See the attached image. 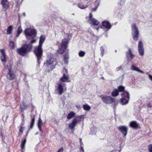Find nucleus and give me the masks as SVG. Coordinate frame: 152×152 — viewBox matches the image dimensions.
<instances>
[{
  "instance_id": "nucleus-1",
  "label": "nucleus",
  "mask_w": 152,
  "mask_h": 152,
  "mask_svg": "<svg viewBox=\"0 0 152 152\" xmlns=\"http://www.w3.org/2000/svg\"><path fill=\"white\" fill-rule=\"evenodd\" d=\"M45 37L44 35L41 36L39 37V45L36 47L34 51V53L37 58L38 63L39 64V61L42 54V45L45 39Z\"/></svg>"
},
{
  "instance_id": "nucleus-2",
  "label": "nucleus",
  "mask_w": 152,
  "mask_h": 152,
  "mask_svg": "<svg viewBox=\"0 0 152 152\" xmlns=\"http://www.w3.org/2000/svg\"><path fill=\"white\" fill-rule=\"evenodd\" d=\"M32 48L31 45H24L20 48L17 49V51L18 53L21 56H23L30 51Z\"/></svg>"
},
{
  "instance_id": "nucleus-3",
  "label": "nucleus",
  "mask_w": 152,
  "mask_h": 152,
  "mask_svg": "<svg viewBox=\"0 0 152 152\" xmlns=\"http://www.w3.org/2000/svg\"><path fill=\"white\" fill-rule=\"evenodd\" d=\"M100 97L102 101L105 104H110L116 102L115 99L111 96L105 95H102Z\"/></svg>"
},
{
  "instance_id": "nucleus-4",
  "label": "nucleus",
  "mask_w": 152,
  "mask_h": 152,
  "mask_svg": "<svg viewBox=\"0 0 152 152\" xmlns=\"http://www.w3.org/2000/svg\"><path fill=\"white\" fill-rule=\"evenodd\" d=\"M56 88L59 95L62 94L66 90L65 84L61 82H58L57 83V86H56Z\"/></svg>"
},
{
  "instance_id": "nucleus-5",
  "label": "nucleus",
  "mask_w": 152,
  "mask_h": 152,
  "mask_svg": "<svg viewBox=\"0 0 152 152\" xmlns=\"http://www.w3.org/2000/svg\"><path fill=\"white\" fill-rule=\"evenodd\" d=\"M131 27L132 34L133 39L137 40L139 35V31L138 29L135 24H133Z\"/></svg>"
},
{
  "instance_id": "nucleus-6",
  "label": "nucleus",
  "mask_w": 152,
  "mask_h": 152,
  "mask_svg": "<svg viewBox=\"0 0 152 152\" xmlns=\"http://www.w3.org/2000/svg\"><path fill=\"white\" fill-rule=\"evenodd\" d=\"M24 34L26 37L28 39L29 37L35 35L37 34V31L34 29L28 28L26 29L24 31Z\"/></svg>"
},
{
  "instance_id": "nucleus-7",
  "label": "nucleus",
  "mask_w": 152,
  "mask_h": 152,
  "mask_svg": "<svg viewBox=\"0 0 152 152\" xmlns=\"http://www.w3.org/2000/svg\"><path fill=\"white\" fill-rule=\"evenodd\" d=\"M0 52L1 54V55L0 56L1 60L3 64L4 67L5 68H6L7 66H8L10 64H8L7 65H6V62L7 58L4 50V49H1L0 50Z\"/></svg>"
},
{
  "instance_id": "nucleus-8",
  "label": "nucleus",
  "mask_w": 152,
  "mask_h": 152,
  "mask_svg": "<svg viewBox=\"0 0 152 152\" xmlns=\"http://www.w3.org/2000/svg\"><path fill=\"white\" fill-rule=\"evenodd\" d=\"M67 40L66 39H63L61 44V48L57 50L58 52L60 54L62 53L66 50L67 46Z\"/></svg>"
},
{
  "instance_id": "nucleus-9",
  "label": "nucleus",
  "mask_w": 152,
  "mask_h": 152,
  "mask_svg": "<svg viewBox=\"0 0 152 152\" xmlns=\"http://www.w3.org/2000/svg\"><path fill=\"white\" fill-rule=\"evenodd\" d=\"M5 68L9 70V72L6 75L7 78L8 80H10L14 79L15 77V76L13 72L11 70V64H10L8 66Z\"/></svg>"
},
{
  "instance_id": "nucleus-10",
  "label": "nucleus",
  "mask_w": 152,
  "mask_h": 152,
  "mask_svg": "<svg viewBox=\"0 0 152 152\" xmlns=\"http://www.w3.org/2000/svg\"><path fill=\"white\" fill-rule=\"evenodd\" d=\"M54 59L53 58V54L50 53H49L48 54V58L46 63H44V64L46 66H48L52 64L54 61Z\"/></svg>"
},
{
  "instance_id": "nucleus-11",
  "label": "nucleus",
  "mask_w": 152,
  "mask_h": 152,
  "mask_svg": "<svg viewBox=\"0 0 152 152\" xmlns=\"http://www.w3.org/2000/svg\"><path fill=\"white\" fill-rule=\"evenodd\" d=\"M138 50L139 54L141 56H143L144 54V49L143 44L141 41H140L138 45Z\"/></svg>"
},
{
  "instance_id": "nucleus-12",
  "label": "nucleus",
  "mask_w": 152,
  "mask_h": 152,
  "mask_svg": "<svg viewBox=\"0 0 152 152\" xmlns=\"http://www.w3.org/2000/svg\"><path fill=\"white\" fill-rule=\"evenodd\" d=\"M118 129L125 136H126L127 131L128 128L125 126H121L118 127Z\"/></svg>"
},
{
  "instance_id": "nucleus-13",
  "label": "nucleus",
  "mask_w": 152,
  "mask_h": 152,
  "mask_svg": "<svg viewBox=\"0 0 152 152\" xmlns=\"http://www.w3.org/2000/svg\"><path fill=\"white\" fill-rule=\"evenodd\" d=\"M70 81V80H69L68 75L64 73L63 74V76L60 78L59 82H69Z\"/></svg>"
},
{
  "instance_id": "nucleus-14",
  "label": "nucleus",
  "mask_w": 152,
  "mask_h": 152,
  "mask_svg": "<svg viewBox=\"0 0 152 152\" xmlns=\"http://www.w3.org/2000/svg\"><path fill=\"white\" fill-rule=\"evenodd\" d=\"M1 4L2 7L5 10H7L9 7V4L8 0H1Z\"/></svg>"
},
{
  "instance_id": "nucleus-15",
  "label": "nucleus",
  "mask_w": 152,
  "mask_h": 152,
  "mask_svg": "<svg viewBox=\"0 0 152 152\" xmlns=\"http://www.w3.org/2000/svg\"><path fill=\"white\" fill-rule=\"evenodd\" d=\"M129 126L135 129H137L140 128L139 124L135 121H132L129 124Z\"/></svg>"
},
{
  "instance_id": "nucleus-16",
  "label": "nucleus",
  "mask_w": 152,
  "mask_h": 152,
  "mask_svg": "<svg viewBox=\"0 0 152 152\" xmlns=\"http://www.w3.org/2000/svg\"><path fill=\"white\" fill-rule=\"evenodd\" d=\"M77 122V119H74L72 121V122L69 124V128L71 129H74Z\"/></svg>"
},
{
  "instance_id": "nucleus-17",
  "label": "nucleus",
  "mask_w": 152,
  "mask_h": 152,
  "mask_svg": "<svg viewBox=\"0 0 152 152\" xmlns=\"http://www.w3.org/2000/svg\"><path fill=\"white\" fill-rule=\"evenodd\" d=\"M102 28H105L107 29H110L111 28V26L110 23L107 21H104L102 22Z\"/></svg>"
},
{
  "instance_id": "nucleus-18",
  "label": "nucleus",
  "mask_w": 152,
  "mask_h": 152,
  "mask_svg": "<svg viewBox=\"0 0 152 152\" xmlns=\"http://www.w3.org/2000/svg\"><path fill=\"white\" fill-rule=\"evenodd\" d=\"M43 124V123L41 118L39 117L37 123V126L40 131L41 132L42 131V125Z\"/></svg>"
},
{
  "instance_id": "nucleus-19",
  "label": "nucleus",
  "mask_w": 152,
  "mask_h": 152,
  "mask_svg": "<svg viewBox=\"0 0 152 152\" xmlns=\"http://www.w3.org/2000/svg\"><path fill=\"white\" fill-rule=\"evenodd\" d=\"M126 56L128 59H129L130 60L132 59L134 56L132 53L131 49H129L128 52H126Z\"/></svg>"
},
{
  "instance_id": "nucleus-20",
  "label": "nucleus",
  "mask_w": 152,
  "mask_h": 152,
  "mask_svg": "<svg viewBox=\"0 0 152 152\" xmlns=\"http://www.w3.org/2000/svg\"><path fill=\"white\" fill-rule=\"evenodd\" d=\"M131 70L136 71L142 74H144V73L143 71L139 69L138 67H136L133 65L131 66Z\"/></svg>"
},
{
  "instance_id": "nucleus-21",
  "label": "nucleus",
  "mask_w": 152,
  "mask_h": 152,
  "mask_svg": "<svg viewBox=\"0 0 152 152\" xmlns=\"http://www.w3.org/2000/svg\"><path fill=\"white\" fill-rule=\"evenodd\" d=\"M89 23L90 24L97 26L99 24V22L95 19L93 18L90 20Z\"/></svg>"
},
{
  "instance_id": "nucleus-22",
  "label": "nucleus",
  "mask_w": 152,
  "mask_h": 152,
  "mask_svg": "<svg viewBox=\"0 0 152 152\" xmlns=\"http://www.w3.org/2000/svg\"><path fill=\"white\" fill-rule=\"evenodd\" d=\"M129 98H126L124 97H122L121 99V103L122 105H125L127 104L128 103Z\"/></svg>"
},
{
  "instance_id": "nucleus-23",
  "label": "nucleus",
  "mask_w": 152,
  "mask_h": 152,
  "mask_svg": "<svg viewBox=\"0 0 152 152\" xmlns=\"http://www.w3.org/2000/svg\"><path fill=\"white\" fill-rule=\"evenodd\" d=\"M122 97L125 98H129L130 95L128 92L124 91L122 94H121Z\"/></svg>"
},
{
  "instance_id": "nucleus-24",
  "label": "nucleus",
  "mask_w": 152,
  "mask_h": 152,
  "mask_svg": "<svg viewBox=\"0 0 152 152\" xmlns=\"http://www.w3.org/2000/svg\"><path fill=\"white\" fill-rule=\"evenodd\" d=\"M118 92V90L116 89H115L112 92L111 95L113 96H117L119 95Z\"/></svg>"
},
{
  "instance_id": "nucleus-25",
  "label": "nucleus",
  "mask_w": 152,
  "mask_h": 152,
  "mask_svg": "<svg viewBox=\"0 0 152 152\" xmlns=\"http://www.w3.org/2000/svg\"><path fill=\"white\" fill-rule=\"evenodd\" d=\"M22 29L21 26H19L17 30V33L16 34V37H18L20 34L22 32Z\"/></svg>"
},
{
  "instance_id": "nucleus-26",
  "label": "nucleus",
  "mask_w": 152,
  "mask_h": 152,
  "mask_svg": "<svg viewBox=\"0 0 152 152\" xmlns=\"http://www.w3.org/2000/svg\"><path fill=\"white\" fill-rule=\"evenodd\" d=\"M13 26H9L7 28V34H11L12 31Z\"/></svg>"
},
{
  "instance_id": "nucleus-27",
  "label": "nucleus",
  "mask_w": 152,
  "mask_h": 152,
  "mask_svg": "<svg viewBox=\"0 0 152 152\" xmlns=\"http://www.w3.org/2000/svg\"><path fill=\"white\" fill-rule=\"evenodd\" d=\"M75 115V113L73 112H70L68 115L67 118L69 119H71Z\"/></svg>"
},
{
  "instance_id": "nucleus-28",
  "label": "nucleus",
  "mask_w": 152,
  "mask_h": 152,
  "mask_svg": "<svg viewBox=\"0 0 152 152\" xmlns=\"http://www.w3.org/2000/svg\"><path fill=\"white\" fill-rule=\"evenodd\" d=\"M26 142V139L25 138H24L23 139V140L22 141V142L21 143V148L22 150L25 148V144Z\"/></svg>"
},
{
  "instance_id": "nucleus-29",
  "label": "nucleus",
  "mask_w": 152,
  "mask_h": 152,
  "mask_svg": "<svg viewBox=\"0 0 152 152\" xmlns=\"http://www.w3.org/2000/svg\"><path fill=\"white\" fill-rule=\"evenodd\" d=\"M69 59V56L68 54L65 55L64 56V61L65 64H67Z\"/></svg>"
},
{
  "instance_id": "nucleus-30",
  "label": "nucleus",
  "mask_w": 152,
  "mask_h": 152,
  "mask_svg": "<svg viewBox=\"0 0 152 152\" xmlns=\"http://www.w3.org/2000/svg\"><path fill=\"white\" fill-rule=\"evenodd\" d=\"M35 118L34 117L31 119V121L30 122V125L29 129H32L34 126V123Z\"/></svg>"
},
{
  "instance_id": "nucleus-31",
  "label": "nucleus",
  "mask_w": 152,
  "mask_h": 152,
  "mask_svg": "<svg viewBox=\"0 0 152 152\" xmlns=\"http://www.w3.org/2000/svg\"><path fill=\"white\" fill-rule=\"evenodd\" d=\"M77 6L79 8L81 9H83L86 8L87 7V6L86 5H83L81 3H80L77 4Z\"/></svg>"
},
{
  "instance_id": "nucleus-32",
  "label": "nucleus",
  "mask_w": 152,
  "mask_h": 152,
  "mask_svg": "<svg viewBox=\"0 0 152 152\" xmlns=\"http://www.w3.org/2000/svg\"><path fill=\"white\" fill-rule=\"evenodd\" d=\"M26 107L27 105L24 102L22 103L20 106V108L22 111Z\"/></svg>"
},
{
  "instance_id": "nucleus-33",
  "label": "nucleus",
  "mask_w": 152,
  "mask_h": 152,
  "mask_svg": "<svg viewBox=\"0 0 152 152\" xmlns=\"http://www.w3.org/2000/svg\"><path fill=\"white\" fill-rule=\"evenodd\" d=\"M83 107V109L86 110H89L91 108L87 104L84 105Z\"/></svg>"
},
{
  "instance_id": "nucleus-34",
  "label": "nucleus",
  "mask_w": 152,
  "mask_h": 152,
  "mask_svg": "<svg viewBox=\"0 0 152 152\" xmlns=\"http://www.w3.org/2000/svg\"><path fill=\"white\" fill-rule=\"evenodd\" d=\"M85 54L86 53L84 51H80L78 53V55L80 57H82L84 56Z\"/></svg>"
},
{
  "instance_id": "nucleus-35",
  "label": "nucleus",
  "mask_w": 152,
  "mask_h": 152,
  "mask_svg": "<svg viewBox=\"0 0 152 152\" xmlns=\"http://www.w3.org/2000/svg\"><path fill=\"white\" fill-rule=\"evenodd\" d=\"M125 89V87L122 86H120L118 87V92H121L123 91Z\"/></svg>"
},
{
  "instance_id": "nucleus-36",
  "label": "nucleus",
  "mask_w": 152,
  "mask_h": 152,
  "mask_svg": "<svg viewBox=\"0 0 152 152\" xmlns=\"http://www.w3.org/2000/svg\"><path fill=\"white\" fill-rule=\"evenodd\" d=\"M126 0H119L118 1V4L121 5H124L125 3Z\"/></svg>"
},
{
  "instance_id": "nucleus-37",
  "label": "nucleus",
  "mask_w": 152,
  "mask_h": 152,
  "mask_svg": "<svg viewBox=\"0 0 152 152\" xmlns=\"http://www.w3.org/2000/svg\"><path fill=\"white\" fill-rule=\"evenodd\" d=\"M9 44L11 48L12 49H13L14 48V42L12 41H10V42Z\"/></svg>"
},
{
  "instance_id": "nucleus-38",
  "label": "nucleus",
  "mask_w": 152,
  "mask_h": 152,
  "mask_svg": "<svg viewBox=\"0 0 152 152\" xmlns=\"http://www.w3.org/2000/svg\"><path fill=\"white\" fill-rule=\"evenodd\" d=\"M100 50L101 51V55L102 56H103L104 53V49L102 46L100 47Z\"/></svg>"
},
{
  "instance_id": "nucleus-39",
  "label": "nucleus",
  "mask_w": 152,
  "mask_h": 152,
  "mask_svg": "<svg viewBox=\"0 0 152 152\" xmlns=\"http://www.w3.org/2000/svg\"><path fill=\"white\" fill-rule=\"evenodd\" d=\"M148 149L149 152H152V144L148 145Z\"/></svg>"
},
{
  "instance_id": "nucleus-40",
  "label": "nucleus",
  "mask_w": 152,
  "mask_h": 152,
  "mask_svg": "<svg viewBox=\"0 0 152 152\" xmlns=\"http://www.w3.org/2000/svg\"><path fill=\"white\" fill-rule=\"evenodd\" d=\"M36 40V39L34 38H33L30 42L32 44L35 42Z\"/></svg>"
},
{
  "instance_id": "nucleus-41",
  "label": "nucleus",
  "mask_w": 152,
  "mask_h": 152,
  "mask_svg": "<svg viewBox=\"0 0 152 152\" xmlns=\"http://www.w3.org/2000/svg\"><path fill=\"white\" fill-rule=\"evenodd\" d=\"M23 127H22V126H21L19 129V132H21V133H23Z\"/></svg>"
},
{
  "instance_id": "nucleus-42",
  "label": "nucleus",
  "mask_w": 152,
  "mask_h": 152,
  "mask_svg": "<svg viewBox=\"0 0 152 152\" xmlns=\"http://www.w3.org/2000/svg\"><path fill=\"white\" fill-rule=\"evenodd\" d=\"M122 67L121 66H119L118 67L116 68V71H118L119 70H121L122 69Z\"/></svg>"
},
{
  "instance_id": "nucleus-43",
  "label": "nucleus",
  "mask_w": 152,
  "mask_h": 152,
  "mask_svg": "<svg viewBox=\"0 0 152 152\" xmlns=\"http://www.w3.org/2000/svg\"><path fill=\"white\" fill-rule=\"evenodd\" d=\"M93 18H92V14L91 13H90V14H89V18L90 20H91V19H93Z\"/></svg>"
},
{
  "instance_id": "nucleus-44",
  "label": "nucleus",
  "mask_w": 152,
  "mask_h": 152,
  "mask_svg": "<svg viewBox=\"0 0 152 152\" xmlns=\"http://www.w3.org/2000/svg\"><path fill=\"white\" fill-rule=\"evenodd\" d=\"M83 145H80V150L82 151L83 152H84V150L83 148Z\"/></svg>"
},
{
  "instance_id": "nucleus-45",
  "label": "nucleus",
  "mask_w": 152,
  "mask_h": 152,
  "mask_svg": "<svg viewBox=\"0 0 152 152\" xmlns=\"http://www.w3.org/2000/svg\"><path fill=\"white\" fill-rule=\"evenodd\" d=\"M147 106H148V107H149V108H151L152 107V106L151 105V104L150 102H148V103L147 104Z\"/></svg>"
},
{
  "instance_id": "nucleus-46",
  "label": "nucleus",
  "mask_w": 152,
  "mask_h": 152,
  "mask_svg": "<svg viewBox=\"0 0 152 152\" xmlns=\"http://www.w3.org/2000/svg\"><path fill=\"white\" fill-rule=\"evenodd\" d=\"M63 148H61L57 152H59L60 151L62 152L63 151Z\"/></svg>"
},
{
  "instance_id": "nucleus-47",
  "label": "nucleus",
  "mask_w": 152,
  "mask_h": 152,
  "mask_svg": "<svg viewBox=\"0 0 152 152\" xmlns=\"http://www.w3.org/2000/svg\"><path fill=\"white\" fill-rule=\"evenodd\" d=\"M148 77L150 80L152 81V75H148Z\"/></svg>"
},
{
  "instance_id": "nucleus-48",
  "label": "nucleus",
  "mask_w": 152,
  "mask_h": 152,
  "mask_svg": "<svg viewBox=\"0 0 152 152\" xmlns=\"http://www.w3.org/2000/svg\"><path fill=\"white\" fill-rule=\"evenodd\" d=\"M63 71L64 72H66V74H67V70L66 69L64 68Z\"/></svg>"
},
{
  "instance_id": "nucleus-49",
  "label": "nucleus",
  "mask_w": 152,
  "mask_h": 152,
  "mask_svg": "<svg viewBox=\"0 0 152 152\" xmlns=\"http://www.w3.org/2000/svg\"><path fill=\"white\" fill-rule=\"evenodd\" d=\"M79 140L80 143V145H83V143L82 141V139L81 138H80Z\"/></svg>"
},
{
  "instance_id": "nucleus-50",
  "label": "nucleus",
  "mask_w": 152,
  "mask_h": 152,
  "mask_svg": "<svg viewBox=\"0 0 152 152\" xmlns=\"http://www.w3.org/2000/svg\"><path fill=\"white\" fill-rule=\"evenodd\" d=\"M98 28H96V29L97 30H98Z\"/></svg>"
},
{
  "instance_id": "nucleus-51",
  "label": "nucleus",
  "mask_w": 152,
  "mask_h": 152,
  "mask_svg": "<svg viewBox=\"0 0 152 152\" xmlns=\"http://www.w3.org/2000/svg\"><path fill=\"white\" fill-rule=\"evenodd\" d=\"M38 134V133H35V134Z\"/></svg>"
},
{
  "instance_id": "nucleus-52",
  "label": "nucleus",
  "mask_w": 152,
  "mask_h": 152,
  "mask_svg": "<svg viewBox=\"0 0 152 152\" xmlns=\"http://www.w3.org/2000/svg\"><path fill=\"white\" fill-rule=\"evenodd\" d=\"M93 10H95V9H93Z\"/></svg>"
},
{
  "instance_id": "nucleus-53",
  "label": "nucleus",
  "mask_w": 152,
  "mask_h": 152,
  "mask_svg": "<svg viewBox=\"0 0 152 152\" xmlns=\"http://www.w3.org/2000/svg\"><path fill=\"white\" fill-rule=\"evenodd\" d=\"M77 108H78V107L77 106Z\"/></svg>"
}]
</instances>
